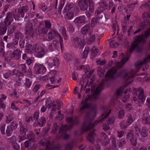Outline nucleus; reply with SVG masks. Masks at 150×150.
Wrapping results in <instances>:
<instances>
[{
  "label": "nucleus",
  "mask_w": 150,
  "mask_h": 150,
  "mask_svg": "<svg viewBox=\"0 0 150 150\" xmlns=\"http://www.w3.org/2000/svg\"><path fill=\"white\" fill-rule=\"evenodd\" d=\"M97 71L98 74L100 77H102L103 76L105 72L104 68L103 69L102 67H99Z\"/></svg>",
  "instance_id": "obj_40"
},
{
  "label": "nucleus",
  "mask_w": 150,
  "mask_h": 150,
  "mask_svg": "<svg viewBox=\"0 0 150 150\" xmlns=\"http://www.w3.org/2000/svg\"><path fill=\"white\" fill-rule=\"evenodd\" d=\"M13 148L16 150H19L20 146L16 142L12 145Z\"/></svg>",
  "instance_id": "obj_59"
},
{
  "label": "nucleus",
  "mask_w": 150,
  "mask_h": 150,
  "mask_svg": "<svg viewBox=\"0 0 150 150\" xmlns=\"http://www.w3.org/2000/svg\"><path fill=\"white\" fill-rule=\"evenodd\" d=\"M150 34V31L148 30L145 32L144 35H140L136 36L134 38V40L132 43V46L129 51L131 53L135 48L138 52H141L142 48L141 46L146 42V38L148 37Z\"/></svg>",
  "instance_id": "obj_4"
},
{
  "label": "nucleus",
  "mask_w": 150,
  "mask_h": 150,
  "mask_svg": "<svg viewBox=\"0 0 150 150\" xmlns=\"http://www.w3.org/2000/svg\"><path fill=\"white\" fill-rule=\"evenodd\" d=\"M20 126L19 132L20 134L23 135H25L26 132L28 131V129L27 127L20 121L19 122Z\"/></svg>",
  "instance_id": "obj_22"
},
{
  "label": "nucleus",
  "mask_w": 150,
  "mask_h": 150,
  "mask_svg": "<svg viewBox=\"0 0 150 150\" xmlns=\"http://www.w3.org/2000/svg\"><path fill=\"white\" fill-rule=\"evenodd\" d=\"M25 34L29 35L30 36H33L34 33L33 26L30 24L28 27H26L25 29Z\"/></svg>",
  "instance_id": "obj_26"
},
{
  "label": "nucleus",
  "mask_w": 150,
  "mask_h": 150,
  "mask_svg": "<svg viewBox=\"0 0 150 150\" xmlns=\"http://www.w3.org/2000/svg\"><path fill=\"white\" fill-rule=\"evenodd\" d=\"M32 83V81L30 79L26 78V82L25 83V85L26 88H30L31 85Z\"/></svg>",
  "instance_id": "obj_47"
},
{
  "label": "nucleus",
  "mask_w": 150,
  "mask_h": 150,
  "mask_svg": "<svg viewBox=\"0 0 150 150\" xmlns=\"http://www.w3.org/2000/svg\"><path fill=\"white\" fill-rule=\"evenodd\" d=\"M83 69L84 72L85 74H87L88 73V70H89L90 68L88 65H82L80 67V69L79 70H81Z\"/></svg>",
  "instance_id": "obj_46"
},
{
  "label": "nucleus",
  "mask_w": 150,
  "mask_h": 150,
  "mask_svg": "<svg viewBox=\"0 0 150 150\" xmlns=\"http://www.w3.org/2000/svg\"><path fill=\"white\" fill-rule=\"evenodd\" d=\"M39 7L44 11H45L47 9V7L43 4H40L39 6Z\"/></svg>",
  "instance_id": "obj_64"
},
{
  "label": "nucleus",
  "mask_w": 150,
  "mask_h": 150,
  "mask_svg": "<svg viewBox=\"0 0 150 150\" xmlns=\"http://www.w3.org/2000/svg\"><path fill=\"white\" fill-rule=\"evenodd\" d=\"M89 50V47H86L85 48L84 51L81 53V56L83 59L86 58L87 56Z\"/></svg>",
  "instance_id": "obj_33"
},
{
  "label": "nucleus",
  "mask_w": 150,
  "mask_h": 150,
  "mask_svg": "<svg viewBox=\"0 0 150 150\" xmlns=\"http://www.w3.org/2000/svg\"><path fill=\"white\" fill-rule=\"evenodd\" d=\"M108 5L106 1H101L100 3V6L98 10L100 11H103L107 9Z\"/></svg>",
  "instance_id": "obj_28"
},
{
  "label": "nucleus",
  "mask_w": 150,
  "mask_h": 150,
  "mask_svg": "<svg viewBox=\"0 0 150 150\" xmlns=\"http://www.w3.org/2000/svg\"><path fill=\"white\" fill-rule=\"evenodd\" d=\"M150 61V55L147 58H145L144 60L142 61L138 62L135 64V66L137 68H140L142 66H144L142 68V70L143 71L146 70L149 67V65L148 63Z\"/></svg>",
  "instance_id": "obj_8"
},
{
  "label": "nucleus",
  "mask_w": 150,
  "mask_h": 150,
  "mask_svg": "<svg viewBox=\"0 0 150 150\" xmlns=\"http://www.w3.org/2000/svg\"><path fill=\"white\" fill-rule=\"evenodd\" d=\"M45 105L48 108H50L52 107V104L51 103V99L50 98H47L46 99Z\"/></svg>",
  "instance_id": "obj_51"
},
{
  "label": "nucleus",
  "mask_w": 150,
  "mask_h": 150,
  "mask_svg": "<svg viewBox=\"0 0 150 150\" xmlns=\"http://www.w3.org/2000/svg\"><path fill=\"white\" fill-rule=\"evenodd\" d=\"M33 117L32 116H26L25 117V120L26 122L28 123H32L33 122Z\"/></svg>",
  "instance_id": "obj_56"
},
{
  "label": "nucleus",
  "mask_w": 150,
  "mask_h": 150,
  "mask_svg": "<svg viewBox=\"0 0 150 150\" xmlns=\"http://www.w3.org/2000/svg\"><path fill=\"white\" fill-rule=\"evenodd\" d=\"M8 141L9 143L12 145L16 142V137L14 136H13L8 139Z\"/></svg>",
  "instance_id": "obj_48"
},
{
  "label": "nucleus",
  "mask_w": 150,
  "mask_h": 150,
  "mask_svg": "<svg viewBox=\"0 0 150 150\" xmlns=\"http://www.w3.org/2000/svg\"><path fill=\"white\" fill-rule=\"evenodd\" d=\"M96 137V134L93 131L90 132L87 137V139L90 142L93 144L95 142V138Z\"/></svg>",
  "instance_id": "obj_21"
},
{
  "label": "nucleus",
  "mask_w": 150,
  "mask_h": 150,
  "mask_svg": "<svg viewBox=\"0 0 150 150\" xmlns=\"http://www.w3.org/2000/svg\"><path fill=\"white\" fill-rule=\"evenodd\" d=\"M100 109L105 112H110L112 110L109 107L106 106H102L100 107Z\"/></svg>",
  "instance_id": "obj_42"
},
{
  "label": "nucleus",
  "mask_w": 150,
  "mask_h": 150,
  "mask_svg": "<svg viewBox=\"0 0 150 150\" xmlns=\"http://www.w3.org/2000/svg\"><path fill=\"white\" fill-rule=\"evenodd\" d=\"M63 104V103L61 101L59 100L56 101L55 103L52 104L51 111L56 112L57 110H59Z\"/></svg>",
  "instance_id": "obj_15"
},
{
  "label": "nucleus",
  "mask_w": 150,
  "mask_h": 150,
  "mask_svg": "<svg viewBox=\"0 0 150 150\" xmlns=\"http://www.w3.org/2000/svg\"><path fill=\"white\" fill-rule=\"evenodd\" d=\"M74 21L75 23H83L85 21V18L82 16L78 17L76 18Z\"/></svg>",
  "instance_id": "obj_34"
},
{
  "label": "nucleus",
  "mask_w": 150,
  "mask_h": 150,
  "mask_svg": "<svg viewBox=\"0 0 150 150\" xmlns=\"http://www.w3.org/2000/svg\"><path fill=\"white\" fill-rule=\"evenodd\" d=\"M89 37L86 39L83 38V40L87 43L91 44H92L96 40L95 35L93 34L90 33L89 34ZM83 38H84L83 37Z\"/></svg>",
  "instance_id": "obj_20"
},
{
  "label": "nucleus",
  "mask_w": 150,
  "mask_h": 150,
  "mask_svg": "<svg viewBox=\"0 0 150 150\" xmlns=\"http://www.w3.org/2000/svg\"><path fill=\"white\" fill-rule=\"evenodd\" d=\"M21 51L18 49L15 50L10 54L11 58L16 60H18L20 58L21 55Z\"/></svg>",
  "instance_id": "obj_14"
},
{
  "label": "nucleus",
  "mask_w": 150,
  "mask_h": 150,
  "mask_svg": "<svg viewBox=\"0 0 150 150\" xmlns=\"http://www.w3.org/2000/svg\"><path fill=\"white\" fill-rule=\"evenodd\" d=\"M100 23V20L97 18H93L91 20V25L92 27H94Z\"/></svg>",
  "instance_id": "obj_32"
},
{
  "label": "nucleus",
  "mask_w": 150,
  "mask_h": 150,
  "mask_svg": "<svg viewBox=\"0 0 150 150\" xmlns=\"http://www.w3.org/2000/svg\"><path fill=\"white\" fill-rule=\"evenodd\" d=\"M104 83L102 81L99 85L96 88L93 85L90 88H87L86 89L85 93H88L91 89L92 92L95 91L94 93L92 95H88L84 101V105L81 107L80 109V112H82L86 109H88L92 111H95L97 109V105L96 103L88 104L87 102L88 100L91 99L95 100L98 97L99 93L100 91L103 89V85Z\"/></svg>",
  "instance_id": "obj_1"
},
{
  "label": "nucleus",
  "mask_w": 150,
  "mask_h": 150,
  "mask_svg": "<svg viewBox=\"0 0 150 150\" xmlns=\"http://www.w3.org/2000/svg\"><path fill=\"white\" fill-rule=\"evenodd\" d=\"M59 34L56 30L52 29L50 30L47 34L48 41H50L58 37Z\"/></svg>",
  "instance_id": "obj_12"
},
{
  "label": "nucleus",
  "mask_w": 150,
  "mask_h": 150,
  "mask_svg": "<svg viewBox=\"0 0 150 150\" xmlns=\"http://www.w3.org/2000/svg\"><path fill=\"white\" fill-rule=\"evenodd\" d=\"M89 0H78V5L81 11L86 10L88 6Z\"/></svg>",
  "instance_id": "obj_11"
},
{
  "label": "nucleus",
  "mask_w": 150,
  "mask_h": 150,
  "mask_svg": "<svg viewBox=\"0 0 150 150\" xmlns=\"http://www.w3.org/2000/svg\"><path fill=\"white\" fill-rule=\"evenodd\" d=\"M72 5L71 4H68L64 8V10L65 11L70 10L72 8Z\"/></svg>",
  "instance_id": "obj_61"
},
{
  "label": "nucleus",
  "mask_w": 150,
  "mask_h": 150,
  "mask_svg": "<svg viewBox=\"0 0 150 150\" xmlns=\"http://www.w3.org/2000/svg\"><path fill=\"white\" fill-rule=\"evenodd\" d=\"M127 139L129 140L131 144L134 146H136L137 144V139L134 135V132L131 130L127 134Z\"/></svg>",
  "instance_id": "obj_10"
},
{
  "label": "nucleus",
  "mask_w": 150,
  "mask_h": 150,
  "mask_svg": "<svg viewBox=\"0 0 150 150\" xmlns=\"http://www.w3.org/2000/svg\"><path fill=\"white\" fill-rule=\"evenodd\" d=\"M134 70H131L130 72L125 73L124 76V78L126 80H128L129 79H132L134 77Z\"/></svg>",
  "instance_id": "obj_27"
},
{
  "label": "nucleus",
  "mask_w": 150,
  "mask_h": 150,
  "mask_svg": "<svg viewBox=\"0 0 150 150\" xmlns=\"http://www.w3.org/2000/svg\"><path fill=\"white\" fill-rule=\"evenodd\" d=\"M74 15V14L72 12H69L66 14L65 17L67 19H71L73 18Z\"/></svg>",
  "instance_id": "obj_45"
},
{
  "label": "nucleus",
  "mask_w": 150,
  "mask_h": 150,
  "mask_svg": "<svg viewBox=\"0 0 150 150\" xmlns=\"http://www.w3.org/2000/svg\"><path fill=\"white\" fill-rule=\"evenodd\" d=\"M29 8L28 6L25 5L18 8V11L21 15V17L23 18L25 14L27 12Z\"/></svg>",
  "instance_id": "obj_17"
},
{
  "label": "nucleus",
  "mask_w": 150,
  "mask_h": 150,
  "mask_svg": "<svg viewBox=\"0 0 150 150\" xmlns=\"http://www.w3.org/2000/svg\"><path fill=\"white\" fill-rule=\"evenodd\" d=\"M48 30L47 28L45 27L42 28L41 29L39 30L38 31L40 34H46L47 33Z\"/></svg>",
  "instance_id": "obj_53"
},
{
  "label": "nucleus",
  "mask_w": 150,
  "mask_h": 150,
  "mask_svg": "<svg viewBox=\"0 0 150 150\" xmlns=\"http://www.w3.org/2000/svg\"><path fill=\"white\" fill-rule=\"evenodd\" d=\"M126 141L125 139H122L117 142V144L119 147L123 146L126 144Z\"/></svg>",
  "instance_id": "obj_49"
},
{
  "label": "nucleus",
  "mask_w": 150,
  "mask_h": 150,
  "mask_svg": "<svg viewBox=\"0 0 150 150\" xmlns=\"http://www.w3.org/2000/svg\"><path fill=\"white\" fill-rule=\"evenodd\" d=\"M59 64V59L57 58H56L53 59L52 63L50 64H48V65L49 67L51 68L53 67H57L58 66Z\"/></svg>",
  "instance_id": "obj_29"
},
{
  "label": "nucleus",
  "mask_w": 150,
  "mask_h": 150,
  "mask_svg": "<svg viewBox=\"0 0 150 150\" xmlns=\"http://www.w3.org/2000/svg\"><path fill=\"white\" fill-rule=\"evenodd\" d=\"M111 138L112 139V146L114 147H115L117 146V144H116L115 140L114 138V136L112 135L111 136Z\"/></svg>",
  "instance_id": "obj_63"
},
{
  "label": "nucleus",
  "mask_w": 150,
  "mask_h": 150,
  "mask_svg": "<svg viewBox=\"0 0 150 150\" xmlns=\"http://www.w3.org/2000/svg\"><path fill=\"white\" fill-rule=\"evenodd\" d=\"M105 62L106 60L105 59H104L102 61H101L100 59H98L96 61L97 64H99L100 66L103 65L105 64Z\"/></svg>",
  "instance_id": "obj_58"
},
{
  "label": "nucleus",
  "mask_w": 150,
  "mask_h": 150,
  "mask_svg": "<svg viewBox=\"0 0 150 150\" xmlns=\"http://www.w3.org/2000/svg\"><path fill=\"white\" fill-rule=\"evenodd\" d=\"M90 113H87L86 115L83 125L81 129L82 133H83L85 131H89L91 129L93 128L99 122H102L105 119L109 116V114L110 113H107V114L104 117L103 116L104 114H102L100 119L98 120V121H95L93 123L92 122V121L93 119V118L91 117Z\"/></svg>",
  "instance_id": "obj_2"
},
{
  "label": "nucleus",
  "mask_w": 150,
  "mask_h": 150,
  "mask_svg": "<svg viewBox=\"0 0 150 150\" xmlns=\"http://www.w3.org/2000/svg\"><path fill=\"white\" fill-rule=\"evenodd\" d=\"M95 14V15L97 16V18L99 20L105 17V14L103 12V11H100L98 10L96 11Z\"/></svg>",
  "instance_id": "obj_30"
},
{
  "label": "nucleus",
  "mask_w": 150,
  "mask_h": 150,
  "mask_svg": "<svg viewBox=\"0 0 150 150\" xmlns=\"http://www.w3.org/2000/svg\"><path fill=\"white\" fill-rule=\"evenodd\" d=\"M16 10H15L14 12H9L7 13L6 16L4 21L5 24L10 25L13 20L14 18L16 21H18L19 16L18 14H16Z\"/></svg>",
  "instance_id": "obj_6"
},
{
  "label": "nucleus",
  "mask_w": 150,
  "mask_h": 150,
  "mask_svg": "<svg viewBox=\"0 0 150 150\" xmlns=\"http://www.w3.org/2000/svg\"><path fill=\"white\" fill-rule=\"evenodd\" d=\"M34 52L36 53L38 57H42L44 54L43 49L41 47L37 46V48L35 50Z\"/></svg>",
  "instance_id": "obj_18"
},
{
  "label": "nucleus",
  "mask_w": 150,
  "mask_h": 150,
  "mask_svg": "<svg viewBox=\"0 0 150 150\" xmlns=\"http://www.w3.org/2000/svg\"><path fill=\"white\" fill-rule=\"evenodd\" d=\"M64 58L66 61L68 63L71 62L73 58L71 55L69 53L65 54L64 56Z\"/></svg>",
  "instance_id": "obj_41"
},
{
  "label": "nucleus",
  "mask_w": 150,
  "mask_h": 150,
  "mask_svg": "<svg viewBox=\"0 0 150 150\" xmlns=\"http://www.w3.org/2000/svg\"><path fill=\"white\" fill-rule=\"evenodd\" d=\"M8 25L7 24H5L4 23L0 22V34L1 35H4L6 32Z\"/></svg>",
  "instance_id": "obj_23"
},
{
  "label": "nucleus",
  "mask_w": 150,
  "mask_h": 150,
  "mask_svg": "<svg viewBox=\"0 0 150 150\" xmlns=\"http://www.w3.org/2000/svg\"><path fill=\"white\" fill-rule=\"evenodd\" d=\"M18 126L17 123L15 121H13L10 125L7 127L6 131V134L8 137L10 136L12 134L13 130L16 129Z\"/></svg>",
  "instance_id": "obj_9"
},
{
  "label": "nucleus",
  "mask_w": 150,
  "mask_h": 150,
  "mask_svg": "<svg viewBox=\"0 0 150 150\" xmlns=\"http://www.w3.org/2000/svg\"><path fill=\"white\" fill-rule=\"evenodd\" d=\"M22 34L19 31H17L15 33V37L17 39L22 38Z\"/></svg>",
  "instance_id": "obj_60"
},
{
  "label": "nucleus",
  "mask_w": 150,
  "mask_h": 150,
  "mask_svg": "<svg viewBox=\"0 0 150 150\" xmlns=\"http://www.w3.org/2000/svg\"><path fill=\"white\" fill-rule=\"evenodd\" d=\"M6 116V122L7 123H10L14 119V116L12 113H7Z\"/></svg>",
  "instance_id": "obj_31"
},
{
  "label": "nucleus",
  "mask_w": 150,
  "mask_h": 150,
  "mask_svg": "<svg viewBox=\"0 0 150 150\" xmlns=\"http://www.w3.org/2000/svg\"><path fill=\"white\" fill-rule=\"evenodd\" d=\"M142 122L144 124H149L150 123V116L149 113H144Z\"/></svg>",
  "instance_id": "obj_25"
},
{
  "label": "nucleus",
  "mask_w": 150,
  "mask_h": 150,
  "mask_svg": "<svg viewBox=\"0 0 150 150\" xmlns=\"http://www.w3.org/2000/svg\"><path fill=\"white\" fill-rule=\"evenodd\" d=\"M34 69L37 74H43L46 71V68L43 65L39 64H35Z\"/></svg>",
  "instance_id": "obj_13"
},
{
  "label": "nucleus",
  "mask_w": 150,
  "mask_h": 150,
  "mask_svg": "<svg viewBox=\"0 0 150 150\" xmlns=\"http://www.w3.org/2000/svg\"><path fill=\"white\" fill-rule=\"evenodd\" d=\"M137 93L139 94L138 96L139 99H135V98H134V102L136 104H139L141 102L142 103H143L145 100L146 98L144 94L143 89L141 88H137Z\"/></svg>",
  "instance_id": "obj_7"
},
{
  "label": "nucleus",
  "mask_w": 150,
  "mask_h": 150,
  "mask_svg": "<svg viewBox=\"0 0 150 150\" xmlns=\"http://www.w3.org/2000/svg\"><path fill=\"white\" fill-rule=\"evenodd\" d=\"M46 122L45 118L44 117H41L40 119L38 121V125L41 127L44 126L45 125Z\"/></svg>",
  "instance_id": "obj_37"
},
{
  "label": "nucleus",
  "mask_w": 150,
  "mask_h": 150,
  "mask_svg": "<svg viewBox=\"0 0 150 150\" xmlns=\"http://www.w3.org/2000/svg\"><path fill=\"white\" fill-rule=\"evenodd\" d=\"M26 51L28 53H31L34 52L35 49L37 48V45L35 44L32 46L30 44L27 43L26 44Z\"/></svg>",
  "instance_id": "obj_24"
},
{
  "label": "nucleus",
  "mask_w": 150,
  "mask_h": 150,
  "mask_svg": "<svg viewBox=\"0 0 150 150\" xmlns=\"http://www.w3.org/2000/svg\"><path fill=\"white\" fill-rule=\"evenodd\" d=\"M66 120L67 122L70 124L68 125H65L61 127L59 129V134L64 139H67L69 138V135L66 133L67 131L71 129L73 125L77 124L79 122V119L77 117L74 116L67 117Z\"/></svg>",
  "instance_id": "obj_3"
},
{
  "label": "nucleus",
  "mask_w": 150,
  "mask_h": 150,
  "mask_svg": "<svg viewBox=\"0 0 150 150\" xmlns=\"http://www.w3.org/2000/svg\"><path fill=\"white\" fill-rule=\"evenodd\" d=\"M20 69L21 70L22 73L25 74L27 72L28 67L25 64H21L19 66Z\"/></svg>",
  "instance_id": "obj_39"
},
{
  "label": "nucleus",
  "mask_w": 150,
  "mask_h": 150,
  "mask_svg": "<svg viewBox=\"0 0 150 150\" xmlns=\"http://www.w3.org/2000/svg\"><path fill=\"white\" fill-rule=\"evenodd\" d=\"M59 129V126L56 122H54L52 127V130L51 131V133L52 134H56Z\"/></svg>",
  "instance_id": "obj_35"
},
{
  "label": "nucleus",
  "mask_w": 150,
  "mask_h": 150,
  "mask_svg": "<svg viewBox=\"0 0 150 150\" xmlns=\"http://www.w3.org/2000/svg\"><path fill=\"white\" fill-rule=\"evenodd\" d=\"M102 136L101 141L102 144L104 146L107 145L110 142L109 139L107 137V135L104 132L101 133Z\"/></svg>",
  "instance_id": "obj_19"
},
{
  "label": "nucleus",
  "mask_w": 150,
  "mask_h": 150,
  "mask_svg": "<svg viewBox=\"0 0 150 150\" xmlns=\"http://www.w3.org/2000/svg\"><path fill=\"white\" fill-rule=\"evenodd\" d=\"M148 129L146 127H143L142 128L141 134L142 137H146L148 135Z\"/></svg>",
  "instance_id": "obj_43"
},
{
  "label": "nucleus",
  "mask_w": 150,
  "mask_h": 150,
  "mask_svg": "<svg viewBox=\"0 0 150 150\" xmlns=\"http://www.w3.org/2000/svg\"><path fill=\"white\" fill-rule=\"evenodd\" d=\"M94 77H92L90 79V81L89 82V84H88V83L87 84L83 87V89H84L85 88H86V87L87 86H88V87H89L90 86H91L93 84V82L94 80Z\"/></svg>",
  "instance_id": "obj_55"
},
{
  "label": "nucleus",
  "mask_w": 150,
  "mask_h": 150,
  "mask_svg": "<svg viewBox=\"0 0 150 150\" xmlns=\"http://www.w3.org/2000/svg\"><path fill=\"white\" fill-rule=\"evenodd\" d=\"M62 146L59 144L57 143L53 146L52 150H61Z\"/></svg>",
  "instance_id": "obj_50"
},
{
  "label": "nucleus",
  "mask_w": 150,
  "mask_h": 150,
  "mask_svg": "<svg viewBox=\"0 0 150 150\" xmlns=\"http://www.w3.org/2000/svg\"><path fill=\"white\" fill-rule=\"evenodd\" d=\"M27 138L29 139V140L31 142H33L35 140V135L33 132L31 131H30L27 133Z\"/></svg>",
  "instance_id": "obj_36"
},
{
  "label": "nucleus",
  "mask_w": 150,
  "mask_h": 150,
  "mask_svg": "<svg viewBox=\"0 0 150 150\" xmlns=\"http://www.w3.org/2000/svg\"><path fill=\"white\" fill-rule=\"evenodd\" d=\"M45 27L47 29H51V24L50 21L49 20H45L44 21Z\"/></svg>",
  "instance_id": "obj_52"
},
{
  "label": "nucleus",
  "mask_w": 150,
  "mask_h": 150,
  "mask_svg": "<svg viewBox=\"0 0 150 150\" xmlns=\"http://www.w3.org/2000/svg\"><path fill=\"white\" fill-rule=\"evenodd\" d=\"M89 0V10L91 13H93L94 11V2L92 0Z\"/></svg>",
  "instance_id": "obj_38"
},
{
  "label": "nucleus",
  "mask_w": 150,
  "mask_h": 150,
  "mask_svg": "<svg viewBox=\"0 0 150 150\" xmlns=\"http://www.w3.org/2000/svg\"><path fill=\"white\" fill-rule=\"evenodd\" d=\"M128 116V118L127 121V124L129 125L133 122V120L130 114H129Z\"/></svg>",
  "instance_id": "obj_54"
},
{
  "label": "nucleus",
  "mask_w": 150,
  "mask_h": 150,
  "mask_svg": "<svg viewBox=\"0 0 150 150\" xmlns=\"http://www.w3.org/2000/svg\"><path fill=\"white\" fill-rule=\"evenodd\" d=\"M148 22L144 21L143 22L141 23L139 27L140 28H142V30L147 25H148Z\"/></svg>",
  "instance_id": "obj_62"
},
{
  "label": "nucleus",
  "mask_w": 150,
  "mask_h": 150,
  "mask_svg": "<svg viewBox=\"0 0 150 150\" xmlns=\"http://www.w3.org/2000/svg\"><path fill=\"white\" fill-rule=\"evenodd\" d=\"M91 51L92 56L95 57L97 55L98 52V50L96 46H94L92 47Z\"/></svg>",
  "instance_id": "obj_44"
},
{
  "label": "nucleus",
  "mask_w": 150,
  "mask_h": 150,
  "mask_svg": "<svg viewBox=\"0 0 150 150\" xmlns=\"http://www.w3.org/2000/svg\"><path fill=\"white\" fill-rule=\"evenodd\" d=\"M134 128L135 129V134L138 136H139L140 131V127L139 126L137 125H135L134 126Z\"/></svg>",
  "instance_id": "obj_57"
},
{
  "label": "nucleus",
  "mask_w": 150,
  "mask_h": 150,
  "mask_svg": "<svg viewBox=\"0 0 150 150\" xmlns=\"http://www.w3.org/2000/svg\"><path fill=\"white\" fill-rule=\"evenodd\" d=\"M124 54L123 53L121 54L120 55V57L121 59L120 62H117L115 63V67L110 69L107 71L105 74V77H108L110 79H114V74L116 72L117 69L121 67L128 59L129 58L124 57Z\"/></svg>",
  "instance_id": "obj_5"
},
{
  "label": "nucleus",
  "mask_w": 150,
  "mask_h": 150,
  "mask_svg": "<svg viewBox=\"0 0 150 150\" xmlns=\"http://www.w3.org/2000/svg\"><path fill=\"white\" fill-rule=\"evenodd\" d=\"M81 32L83 35H86L89 33H92V31H91L90 25L86 24L81 28Z\"/></svg>",
  "instance_id": "obj_16"
}]
</instances>
